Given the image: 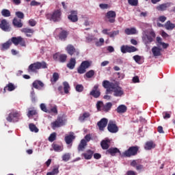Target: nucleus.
Segmentation results:
<instances>
[{
  "label": "nucleus",
  "instance_id": "46",
  "mask_svg": "<svg viewBox=\"0 0 175 175\" xmlns=\"http://www.w3.org/2000/svg\"><path fill=\"white\" fill-rule=\"evenodd\" d=\"M57 139V133H52L50 136L49 137V142H54Z\"/></svg>",
  "mask_w": 175,
  "mask_h": 175
},
{
  "label": "nucleus",
  "instance_id": "53",
  "mask_svg": "<svg viewBox=\"0 0 175 175\" xmlns=\"http://www.w3.org/2000/svg\"><path fill=\"white\" fill-rule=\"evenodd\" d=\"M40 109L44 113H50V110L47 109V107H46L44 103L40 104Z\"/></svg>",
  "mask_w": 175,
  "mask_h": 175
},
{
  "label": "nucleus",
  "instance_id": "60",
  "mask_svg": "<svg viewBox=\"0 0 175 175\" xmlns=\"http://www.w3.org/2000/svg\"><path fill=\"white\" fill-rule=\"evenodd\" d=\"M158 20L161 23H165V21H166V20H167V18H166V16H160L159 17Z\"/></svg>",
  "mask_w": 175,
  "mask_h": 175
},
{
  "label": "nucleus",
  "instance_id": "18",
  "mask_svg": "<svg viewBox=\"0 0 175 175\" xmlns=\"http://www.w3.org/2000/svg\"><path fill=\"white\" fill-rule=\"evenodd\" d=\"M21 32H22L23 33H25L27 38H32L35 32V30H33V29L25 27L21 29Z\"/></svg>",
  "mask_w": 175,
  "mask_h": 175
},
{
  "label": "nucleus",
  "instance_id": "47",
  "mask_svg": "<svg viewBox=\"0 0 175 175\" xmlns=\"http://www.w3.org/2000/svg\"><path fill=\"white\" fill-rule=\"evenodd\" d=\"M128 3L131 6H137L139 5V0H128Z\"/></svg>",
  "mask_w": 175,
  "mask_h": 175
},
{
  "label": "nucleus",
  "instance_id": "6",
  "mask_svg": "<svg viewBox=\"0 0 175 175\" xmlns=\"http://www.w3.org/2000/svg\"><path fill=\"white\" fill-rule=\"evenodd\" d=\"M11 44L13 43L14 46H21V47H27V43H25V39L21 36L12 37L10 39Z\"/></svg>",
  "mask_w": 175,
  "mask_h": 175
},
{
  "label": "nucleus",
  "instance_id": "10",
  "mask_svg": "<svg viewBox=\"0 0 175 175\" xmlns=\"http://www.w3.org/2000/svg\"><path fill=\"white\" fill-rule=\"evenodd\" d=\"M65 125V120L64 118L59 116L56 120L51 124V128L55 129V128H60V126H64Z\"/></svg>",
  "mask_w": 175,
  "mask_h": 175
},
{
  "label": "nucleus",
  "instance_id": "8",
  "mask_svg": "<svg viewBox=\"0 0 175 175\" xmlns=\"http://www.w3.org/2000/svg\"><path fill=\"white\" fill-rule=\"evenodd\" d=\"M66 51H67V53L71 57L72 55H75V57H79V55H80V51H79V49H76L75 46L70 44H68L66 47Z\"/></svg>",
  "mask_w": 175,
  "mask_h": 175
},
{
  "label": "nucleus",
  "instance_id": "44",
  "mask_svg": "<svg viewBox=\"0 0 175 175\" xmlns=\"http://www.w3.org/2000/svg\"><path fill=\"white\" fill-rule=\"evenodd\" d=\"M48 113L49 114L53 113V114L57 116V114H58V107L57 105H54L53 107H52L51 108V109L49 110V112H48Z\"/></svg>",
  "mask_w": 175,
  "mask_h": 175
},
{
  "label": "nucleus",
  "instance_id": "7",
  "mask_svg": "<svg viewBox=\"0 0 175 175\" xmlns=\"http://www.w3.org/2000/svg\"><path fill=\"white\" fill-rule=\"evenodd\" d=\"M91 64H92V62L87 60L82 62L81 65L77 68V72L79 75L85 73V72H87V69L91 66Z\"/></svg>",
  "mask_w": 175,
  "mask_h": 175
},
{
  "label": "nucleus",
  "instance_id": "1",
  "mask_svg": "<svg viewBox=\"0 0 175 175\" xmlns=\"http://www.w3.org/2000/svg\"><path fill=\"white\" fill-rule=\"evenodd\" d=\"M103 87L106 89L105 94H107V95L113 92V96L116 98H121V96H124V90H122V88L113 82L103 81Z\"/></svg>",
  "mask_w": 175,
  "mask_h": 175
},
{
  "label": "nucleus",
  "instance_id": "25",
  "mask_svg": "<svg viewBox=\"0 0 175 175\" xmlns=\"http://www.w3.org/2000/svg\"><path fill=\"white\" fill-rule=\"evenodd\" d=\"M76 58L75 57H71L70 59L69 62L67 64L66 66L68 68V69H75V66H76Z\"/></svg>",
  "mask_w": 175,
  "mask_h": 175
},
{
  "label": "nucleus",
  "instance_id": "29",
  "mask_svg": "<svg viewBox=\"0 0 175 175\" xmlns=\"http://www.w3.org/2000/svg\"><path fill=\"white\" fill-rule=\"evenodd\" d=\"M162 49H159L157 46H153L152 49V53L154 57H159L161 55V51Z\"/></svg>",
  "mask_w": 175,
  "mask_h": 175
},
{
  "label": "nucleus",
  "instance_id": "2",
  "mask_svg": "<svg viewBox=\"0 0 175 175\" xmlns=\"http://www.w3.org/2000/svg\"><path fill=\"white\" fill-rule=\"evenodd\" d=\"M39 69H47V63L46 62H37L30 64L27 68L29 73H38Z\"/></svg>",
  "mask_w": 175,
  "mask_h": 175
},
{
  "label": "nucleus",
  "instance_id": "15",
  "mask_svg": "<svg viewBox=\"0 0 175 175\" xmlns=\"http://www.w3.org/2000/svg\"><path fill=\"white\" fill-rule=\"evenodd\" d=\"M90 95L93 96V98H98L100 96V90H99V85H95L90 92Z\"/></svg>",
  "mask_w": 175,
  "mask_h": 175
},
{
  "label": "nucleus",
  "instance_id": "3",
  "mask_svg": "<svg viewBox=\"0 0 175 175\" xmlns=\"http://www.w3.org/2000/svg\"><path fill=\"white\" fill-rule=\"evenodd\" d=\"M62 16V12H61V10H56L53 11V12L46 14V18L47 20H49V21H53V23H58L61 20V16Z\"/></svg>",
  "mask_w": 175,
  "mask_h": 175
},
{
  "label": "nucleus",
  "instance_id": "23",
  "mask_svg": "<svg viewBox=\"0 0 175 175\" xmlns=\"http://www.w3.org/2000/svg\"><path fill=\"white\" fill-rule=\"evenodd\" d=\"M32 85L36 90H42L44 87V83L42 81L36 80L33 82Z\"/></svg>",
  "mask_w": 175,
  "mask_h": 175
},
{
  "label": "nucleus",
  "instance_id": "5",
  "mask_svg": "<svg viewBox=\"0 0 175 175\" xmlns=\"http://www.w3.org/2000/svg\"><path fill=\"white\" fill-rule=\"evenodd\" d=\"M157 35L155 34V31H151L149 32L148 34H145L142 37V41L144 43V44L146 46V47L148 46V44H150L154 42V39H155V37Z\"/></svg>",
  "mask_w": 175,
  "mask_h": 175
},
{
  "label": "nucleus",
  "instance_id": "28",
  "mask_svg": "<svg viewBox=\"0 0 175 175\" xmlns=\"http://www.w3.org/2000/svg\"><path fill=\"white\" fill-rule=\"evenodd\" d=\"M164 27H165V29H167V31H173V29H175V24L172 23V22H170V21H167L165 23Z\"/></svg>",
  "mask_w": 175,
  "mask_h": 175
},
{
  "label": "nucleus",
  "instance_id": "51",
  "mask_svg": "<svg viewBox=\"0 0 175 175\" xmlns=\"http://www.w3.org/2000/svg\"><path fill=\"white\" fill-rule=\"evenodd\" d=\"M59 173V170H58V167L53 168L52 172H48L46 175H55L58 174Z\"/></svg>",
  "mask_w": 175,
  "mask_h": 175
},
{
  "label": "nucleus",
  "instance_id": "56",
  "mask_svg": "<svg viewBox=\"0 0 175 175\" xmlns=\"http://www.w3.org/2000/svg\"><path fill=\"white\" fill-rule=\"evenodd\" d=\"M15 14L16 17H18V18H20L21 20H23V18H24V13H23L22 12H16Z\"/></svg>",
  "mask_w": 175,
  "mask_h": 175
},
{
  "label": "nucleus",
  "instance_id": "63",
  "mask_svg": "<svg viewBox=\"0 0 175 175\" xmlns=\"http://www.w3.org/2000/svg\"><path fill=\"white\" fill-rule=\"evenodd\" d=\"M133 83H140V79H139V77L137 76H135L133 78Z\"/></svg>",
  "mask_w": 175,
  "mask_h": 175
},
{
  "label": "nucleus",
  "instance_id": "22",
  "mask_svg": "<svg viewBox=\"0 0 175 175\" xmlns=\"http://www.w3.org/2000/svg\"><path fill=\"white\" fill-rule=\"evenodd\" d=\"M76 139V136H75L74 133H70V135H66L64 138V140L66 143V144H72L73 143V140Z\"/></svg>",
  "mask_w": 175,
  "mask_h": 175
},
{
  "label": "nucleus",
  "instance_id": "37",
  "mask_svg": "<svg viewBox=\"0 0 175 175\" xmlns=\"http://www.w3.org/2000/svg\"><path fill=\"white\" fill-rule=\"evenodd\" d=\"M92 155H94V152L91 150H88L86 153H83V157H84L85 159H91Z\"/></svg>",
  "mask_w": 175,
  "mask_h": 175
},
{
  "label": "nucleus",
  "instance_id": "20",
  "mask_svg": "<svg viewBox=\"0 0 175 175\" xmlns=\"http://www.w3.org/2000/svg\"><path fill=\"white\" fill-rule=\"evenodd\" d=\"M173 5L172 3H165L163 4H160L159 5L157 6L156 9L159 12H165L167 8H170Z\"/></svg>",
  "mask_w": 175,
  "mask_h": 175
},
{
  "label": "nucleus",
  "instance_id": "35",
  "mask_svg": "<svg viewBox=\"0 0 175 175\" xmlns=\"http://www.w3.org/2000/svg\"><path fill=\"white\" fill-rule=\"evenodd\" d=\"M6 90H8V91H14V90H16V86H14V85L12 83H10L8 84L7 86H5L3 89V92L5 94V92H6Z\"/></svg>",
  "mask_w": 175,
  "mask_h": 175
},
{
  "label": "nucleus",
  "instance_id": "30",
  "mask_svg": "<svg viewBox=\"0 0 175 175\" xmlns=\"http://www.w3.org/2000/svg\"><path fill=\"white\" fill-rule=\"evenodd\" d=\"M124 33L126 35H136V33H137V31L136 30V28L134 27L126 28L124 30Z\"/></svg>",
  "mask_w": 175,
  "mask_h": 175
},
{
  "label": "nucleus",
  "instance_id": "16",
  "mask_svg": "<svg viewBox=\"0 0 175 175\" xmlns=\"http://www.w3.org/2000/svg\"><path fill=\"white\" fill-rule=\"evenodd\" d=\"M106 154H109L111 157H116V154H119L120 157L122 155V153L118 148H110L106 151Z\"/></svg>",
  "mask_w": 175,
  "mask_h": 175
},
{
  "label": "nucleus",
  "instance_id": "61",
  "mask_svg": "<svg viewBox=\"0 0 175 175\" xmlns=\"http://www.w3.org/2000/svg\"><path fill=\"white\" fill-rule=\"evenodd\" d=\"M133 58L135 62H139L142 59V57L139 55H134Z\"/></svg>",
  "mask_w": 175,
  "mask_h": 175
},
{
  "label": "nucleus",
  "instance_id": "52",
  "mask_svg": "<svg viewBox=\"0 0 175 175\" xmlns=\"http://www.w3.org/2000/svg\"><path fill=\"white\" fill-rule=\"evenodd\" d=\"M120 34V31L117 30V31H113L109 32V38H116V36H117V35Z\"/></svg>",
  "mask_w": 175,
  "mask_h": 175
},
{
  "label": "nucleus",
  "instance_id": "64",
  "mask_svg": "<svg viewBox=\"0 0 175 175\" xmlns=\"http://www.w3.org/2000/svg\"><path fill=\"white\" fill-rule=\"evenodd\" d=\"M101 105H103V102L98 101L96 103L97 109L100 110Z\"/></svg>",
  "mask_w": 175,
  "mask_h": 175
},
{
  "label": "nucleus",
  "instance_id": "36",
  "mask_svg": "<svg viewBox=\"0 0 175 175\" xmlns=\"http://www.w3.org/2000/svg\"><path fill=\"white\" fill-rule=\"evenodd\" d=\"M59 79V74H58L57 72H54L53 74L52 78L51 79V83H52V84H55Z\"/></svg>",
  "mask_w": 175,
  "mask_h": 175
},
{
  "label": "nucleus",
  "instance_id": "62",
  "mask_svg": "<svg viewBox=\"0 0 175 175\" xmlns=\"http://www.w3.org/2000/svg\"><path fill=\"white\" fill-rule=\"evenodd\" d=\"M29 25H30V27H35V25H36V22L34 19H30L29 21Z\"/></svg>",
  "mask_w": 175,
  "mask_h": 175
},
{
  "label": "nucleus",
  "instance_id": "38",
  "mask_svg": "<svg viewBox=\"0 0 175 175\" xmlns=\"http://www.w3.org/2000/svg\"><path fill=\"white\" fill-rule=\"evenodd\" d=\"M90 116H91L90 112H85L79 116V120L81 121V122H83V121H85L86 118H89Z\"/></svg>",
  "mask_w": 175,
  "mask_h": 175
},
{
  "label": "nucleus",
  "instance_id": "55",
  "mask_svg": "<svg viewBox=\"0 0 175 175\" xmlns=\"http://www.w3.org/2000/svg\"><path fill=\"white\" fill-rule=\"evenodd\" d=\"M94 40H96V38H94V36H88L86 37L87 43H91V42H94Z\"/></svg>",
  "mask_w": 175,
  "mask_h": 175
},
{
  "label": "nucleus",
  "instance_id": "4",
  "mask_svg": "<svg viewBox=\"0 0 175 175\" xmlns=\"http://www.w3.org/2000/svg\"><path fill=\"white\" fill-rule=\"evenodd\" d=\"M138 152L139 146H131L128 150H125L122 153L121 158H131V157H135V155H137Z\"/></svg>",
  "mask_w": 175,
  "mask_h": 175
},
{
  "label": "nucleus",
  "instance_id": "40",
  "mask_svg": "<svg viewBox=\"0 0 175 175\" xmlns=\"http://www.w3.org/2000/svg\"><path fill=\"white\" fill-rule=\"evenodd\" d=\"M1 13L3 17H10V16H12V13L10 12V10L8 9H3Z\"/></svg>",
  "mask_w": 175,
  "mask_h": 175
},
{
  "label": "nucleus",
  "instance_id": "33",
  "mask_svg": "<svg viewBox=\"0 0 175 175\" xmlns=\"http://www.w3.org/2000/svg\"><path fill=\"white\" fill-rule=\"evenodd\" d=\"M109 143H110V139L103 140L100 143L101 147L103 150H108L109 149Z\"/></svg>",
  "mask_w": 175,
  "mask_h": 175
},
{
  "label": "nucleus",
  "instance_id": "17",
  "mask_svg": "<svg viewBox=\"0 0 175 175\" xmlns=\"http://www.w3.org/2000/svg\"><path fill=\"white\" fill-rule=\"evenodd\" d=\"M109 120L107 118H102L99 122H98L97 125L98 126L99 131H105V128L107 126V123Z\"/></svg>",
  "mask_w": 175,
  "mask_h": 175
},
{
  "label": "nucleus",
  "instance_id": "9",
  "mask_svg": "<svg viewBox=\"0 0 175 175\" xmlns=\"http://www.w3.org/2000/svg\"><path fill=\"white\" fill-rule=\"evenodd\" d=\"M53 58L55 61H58L62 64L66 62V59H68V55L66 54H62L60 53H56L53 55Z\"/></svg>",
  "mask_w": 175,
  "mask_h": 175
},
{
  "label": "nucleus",
  "instance_id": "42",
  "mask_svg": "<svg viewBox=\"0 0 175 175\" xmlns=\"http://www.w3.org/2000/svg\"><path fill=\"white\" fill-rule=\"evenodd\" d=\"M29 128L31 132H35V133H38V132H39V129H38V127H36V126L33 123L29 124Z\"/></svg>",
  "mask_w": 175,
  "mask_h": 175
},
{
  "label": "nucleus",
  "instance_id": "11",
  "mask_svg": "<svg viewBox=\"0 0 175 175\" xmlns=\"http://www.w3.org/2000/svg\"><path fill=\"white\" fill-rule=\"evenodd\" d=\"M55 32L59 33L57 36L59 37V40H62L63 42H65V40H66V39L68 38V35H69V32L62 29V28L57 29Z\"/></svg>",
  "mask_w": 175,
  "mask_h": 175
},
{
  "label": "nucleus",
  "instance_id": "45",
  "mask_svg": "<svg viewBox=\"0 0 175 175\" xmlns=\"http://www.w3.org/2000/svg\"><path fill=\"white\" fill-rule=\"evenodd\" d=\"M94 75H95V71L94 70H90L85 73V76L88 79H91Z\"/></svg>",
  "mask_w": 175,
  "mask_h": 175
},
{
  "label": "nucleus",
  "instance_id": "49",
  "mask_svg": "<svg viewBox=\"0 0 175 175\" xmlns=\"http://www.w3.org/2000/svg\"><path fill=\"white\" fill-rule=\"evenodd\" d=\"M120 50L123 54H126V53H129V46L123 45L121 46Z\"/></svg>",
  "mask_w": 175,
  "mask_h": 175
},
{
  "label": "nucleus",
  "instance_id": "32",
  "mask_svg": "<svg viewBox=\"0 0 175 175\" xmlns=\"http://www.w3.org/2000/svg\"><path fill=\"white\" fill-rule=\"evenodd\" d=\"M12 46V42L10 39H9L6 42L1 44V51H5V50H8Z\"/></svg>",
  "mask_w": 175,
  "mask_h": 175
},
{
  "label": "nucleus",
  "instance_id": "14",
  "mask_svg": "<svg viewBox=\"0 0 175 175\" xmlns=\"http://www.w3.org/2000/svg\"><path fill=\"white\" fill-rule=\"evenodd\" d=\"M0 28L5 32H10L12 30V27H10V25L9 24V22L6 21V19L1 20L0 23Z\"/></svg>",
  "mask_w": 175,
  "mask_h": 175
},
{
  "label": "nucleus",
  "instance_id": "24",
  "mask_svg": "<svg viewBox=\"0 0 175 175\" xmlns=\"http://www.w3.org/2000/svg\"><path fill=\"white\" fill-rule=\"evenodd\" d=\"M12 24L15 28H23V24L21 22V19L17 18H14L12 21Z\"/></svg>",
  "mask_w": 175,
  "mask_h": 175
},
{
  "label": "nucleus",
  "instance_id": "50",
  "mask_svg": "<svg viewBox=\"0 0 175 175\" xmlns=\"http://www.w3.org/2000/svg\"><path fill=\"white\" fill-rule=\"evenodd\" d=\"M70 159V153H66L62 156V160L64 162H68Z\"/></svg>",
  "mask_w": 175,
  "mask_h": 175
},
{
  "label": "nucleus",
  "instance_id": "54",
  "mask_svg": "<svg viewBox=\"0 0 175 175\" xmlns=\"http://www.w3.org/2000/svg\"><path fill=\"white\" fill-rule=\"evenodd\" d=\"M103 43H105V39L100 38L99 41H96L95 44L97 47H100V46H103Z\"/></svg>",
  "mask_w": 175,
  "mask_h": 175
},
{
  "label": "nucleus",
  "instance_id": "41",
  "mask_svg": "<svg viewBox=\"0 0 175 175\" xmlns=\"http://www.w3.org/2000/svg\"><path fill=\"white\" fill-rule=\"evenodd\" d=\"M52 147L54 150V151H56L57 152H59L64 150V147L61 146L57 144H53Z\"/></svg>",
  "mask_w": 175,
  "mask_h": 175
},
{
  "label": "nucleus",
  "instance_id": "26",
  "mask_svg": "<svg viewBox=\"0 0 175 175\" xmlns=\"http://www.w3.org/2000/svg\"><path fill=\"white\" fill-rule=\"evenodd\" d=\"M116 110L119 114H124V113H126L128 108L124 105H120Z\"/></svg>",
  "mask_w": 175,
  "mask_h": 175
},
{
  "label": "nucleus",
  "instance_id": "31",
  "mask_svg": "<svg viewBox=\"0 0 175 175\" xmlns=\"http://www.w3.org/2000/svg\"><path fill=\"white\" fill-rule=\"evenodd\" d=\"M87 146V141L85 139H81L78 146V151H84V149Z\"/></svg>",
  "mask_w": 175,
  "mask_h": 175
},
{
  "label": "nucleus",
  "instance_id": "27",
  "mask_svg": "<svg viewBox=\"0 0 175 175\" xmlns=\"http://www.w3.org/2000/svg\"><path fill=\"white\" fill-rule=\"evenodd\" d=\"M156 146L157 145L155 144V143H154V142L149 141L146 143L144 148L145 150H152V148H155Z\"/></svg>",
  "mask_w": 175,
  "mask_h": 175
},
{
  "label": "nucleus",
  "instance_id": "19",
  "mask_svg": "<svg viewBox=\"0 0 175 175\" xmlns=\"http://www.w3.org/2000/svg\"><path fill=\"white\" fill-rule=\"evenodd\" d=\"M68 20L71 23H77L79 21V17L77 16V11H71L70 14L68 16Z\"/></svg>",
  "mask_w": 175,
  "mask_h": 175
},
{
  "label": "nucleus",
  "instance_id": "39",
  "mask_svg": "<svg viewBox=\"0 0 175 175\" xmlns=\"http://www.w3.org/2000/svg\"><path fill=\"white\" fill-rule=\"evenodd\" d=\"M36 114H38V111H36V109H35V108H29L27 116L29 118L30 117L36 116Z\"/></svg>",
  "mask_w": 175,
  "mask_h": 175
},
{
  "label": "nucleus",
  "instance_id": "57",
  "mask_svg": "<svg viewBox=\"0 0 175 175\" xmlns=\"http://www.w3.org/2000/svg\"><path fill=\"white\" fill-rule=\"evenodd\" d=\"M163 117L164 120H167V118H170L171 115L167 111L163 112Z\"/></svg>",
  "mask_w": 175,
  "mask_h": 175
},
{
  "label": "nucleus",
  "instance_id": "48",
  "mask_svg": "<svg viewBox=\"0 0 175 175\" xmlns=\"http://www.w3.org/2000/svg\"><path fill=\"white\" fill-rule=\"evenodd\" d=\"M77 92H83L84 91V86L81 84H78L75 87Z\"/></svg>",
  "mask_w": 175,
  "mask_h": 175
},
{
  "label": "nucleus",
  "instance_id": "58",
  "mask_svg": "<svg viewBox=\"0 0 175 175\" xmlns=\"http://www.w3.org/2000/svg\"><path fill=\"white\" fill-rule=\"evenodd\" d=\"M137 51V49L133 46H129V53H135Z\"/></svg>",
  "mask_w": 175,
  "mask_h": 175
},
{
  "label": "nucleus",
  "instance_id": "59",
  "mask_svg": "<svg viewBox=\"0 0 175 175\" xmlns=\"http://www.w3.org/2000/svg\"><path fill=\"white\" fill-rule=\"evenodd\" d=\"M99 7L100 8V9H109V8H110V5H109V4H106V3H100L99 5Z\"/></svg>",
  "mask_w": 175,
  "mask_h": 175
},
{
  "label": "nucleus",
  "instance_id": "21",
  "mask_svg": "<svg viewBox=\"0 0 175 175\" xmlns=\"http://www.w3.org/2000/svg\"><path fill=\"white\" fill-rule=\"evenodd\" d=\"M21 114L20 113L15 111V112H11L9 115L8 117L6 118L7 121L8 122H12L14 118H18L20 117Z\"/></svg>",
  "mask_w": 175,
  "mask_h": 175
},
{
  "label": "nucleus",
  "instance_id": "12",
  "mask_svg": "<svg viewBox=\"0 0 175 175\" xmlns=\"http://www.w3.org/2000/svg\"><path fill=\"white\" fill-rule=\"evenodd\" d=\"M116 17H117V14L115 11L110 10L105 14V18H107L111 24L116 23Z\"/></svg>",
  "mask_w": 175,
  "mask_h": 175
},
{
  "label": "nucleus",
  "instance_id": "43",
  "mask_svg": "<svg viewBox=\"0 0 175 175\" xmlns=\"http://www.w3.org/2000/svg\"><path fill=\"white\" fill-rule=\"evenodd\" d=\"M63 85L64 93L68 94L69 92V90H70V86L69 85V83L66 81H64L63 83Z\"/></svg>",
  "mask_w": 175,
  "mask_h": 175
},
{
  "label": "nucleus",
  "instance_id": "34",
  "mask_svg": "<svg viewBox=\"0 0 175 175\" xmlns=\"http://www.w3.org/2000/svg\"><path fill=\"white\" fill-rule=\"evenodd\" d=\"M111 107H113V104L111 103H107L105 105H103L102 110L107 113V111L111 109Z\"/></svg>",
  "mask_w": 175,
  "mask_h": 175
},
{
  "label": "nucleus",
  "instance_id": "13",
  "mask_svg": "<svg viewBox=\"0 0 175 175\" xmlns=\"http://www.w3.org/2000/svg\"><path fill=\"white\" fill-rule=\"evenodd\" d=\"M107 129L110 133H117L118 132V126L115 121L110 120L107 125Z\"/></svg>",
  "mask_w": 175,
  "mask_h": 175
}]
</instances>
